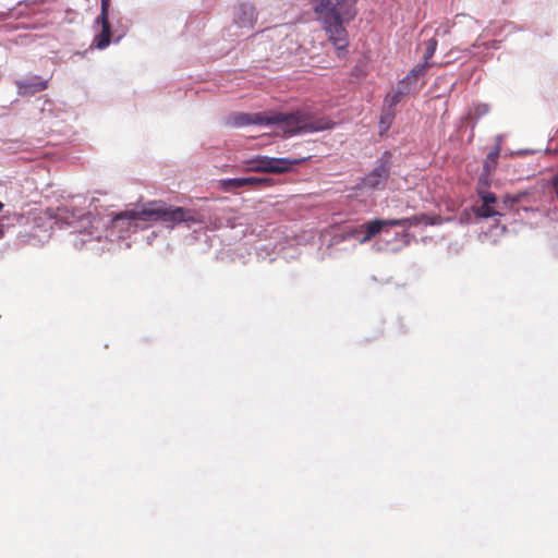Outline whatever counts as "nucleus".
<instances>
[{
  "label": "nucleus",
  "mask_w": 558,
  "mask_h": 558,
  "mask_svg": "<svg viewBox=\"0 0 558 558\" xmlns=\"http://www.w3.org/2000/svg\"><path fill=\"white\" fill-rule=\"evenodd\" d=\"M225 124L238 129L247 125L275 126L284 137L322 132L335 125L328 117H318L308 110L232 112L225 119Z\"/></svg>",
  "instance_id": "1"
},
{
  "label": "nucleus",
  "mask_w": 558,
  "mask_h": 558,
  "mask_svg": "<svg viewBox=\"0 0 558 558\" xmlns=\"http://www.w3.org/2000/svg\"><path fill=\"white\" fill-rule=\"evenodd\" d=\"M317 21L340 52L349 45L345 24L356 15V0H311Z\"/></svg>",
  "instance_id": "2"
},
{
  "label": "nucleus",
  "mask_w": 558,
  "mask_h": 558,
  "mask_svg": "<svg viewBox=\"0 0 558 558\" xmlns=\"http://www.w3.org/2000/svg\"><path fill=\"white\" fill-rule=\"evenodd\" d=\"M162 221L170 227L185 222L187 227L197 222L194 214L183 207H171L162 202H149L142 209H131L117 214L111 222L112 228L120 232L137 229L140 222Z\"/></svg>",
  "instance_id": "3"
},
{
  "label": "nucleus",
  "mask_w": 558,
  "mask_h": 558,
  "mask_svg": "<svg viewBox=\"0 0 558 558\" xmlns=\"http://www.w3.org/2000/svg\"><path fill=\"white\" fill-rule=\"evenodd\" d=\"M306 158H275L268 156H256L245 160L246 170L255 172L284 173L291 170L292 166L300 165Z\"/></svg>",
  "instance_id": "4"
},
{
  "label": "nucleus",
  "mask_w": 558,
  "mask_h": 558,
  "mask_svg": "<svg viewBox=\"0 0 558 558\" xmlns=\"http://www.w3.org/2000/svg\"><path fill=\"white\" fill-rule=\"evenodd\" d=\"M392 166L391 153H383L375 168L362 179V186L367 190H384L390 177Z\"/></svg>",
  "instance_id": "5"
},
{
  "label": "nucleus",
  "mask_w": 558,
  "mask_h": 558,
  "mask_svg": "<svg viewBox=\"0 0 558 558\" xmlns=\"http://www.w3.org/2000/svg\"><path fill=\"white\" fill-rule=\"evenodd\" d=\"M488 179L481 177L477 183V195L482 202L481 205L474 207V213L478 218H493L496 217L497 211H493V207L497 204L496 195L488 191Z\"/></svg>",
  "instance_id": "6"
},
{
  "label": "nucleus",
  "mask_w": 558,
  "mask_h": 558,
  "mask_svg": "<svg viewBox=\"0 0 558 558\" xmlns=\"http://www.w3.org/2000/svg\"><path fill=\"white\" fill-rule=\"evenodd\" d=\"M109 7L110 0H101L100 15L97 17V23L101 24V33L95 38L98 49H105L110 44L111 26L108 20Z\"/></svg>",
  "instance_id": "7"
},
{
  "label": "nucleus",
  "mask_w": 558,
  "mask_h": 558,
  "mask_svg": "<svg viewBox=\"0 0 558 558\" xmlns=\"http://www.w3.org/2000/svg\"><path fill=\"white\" fill-rule=\"evenodd\" d=\"M388 220L387 219H374L366 221L359 228H356L353 233L354 234H362L360 238V243H366L371 241L375 235L383 232L388 228Z\"/></svg>",
  "instance_id": "8"
},
{
  "label": "nucleus",
  "mask_w": 558,
  "mask_h": 558,
  "mask_svg": "<svg viewBox=\"0 0 558 558\" xmlns=\"http://www.w3.org/2000/svg\"><path fill=\"white\" fill-rule=\"evenodd\" d=\"M256 17L254 5L251 3H242L234 14V22L239 27L252 28Z\"/></svg>",
  "instance_id": "9"
},
{
  "label": "nucleus",
  "mask_w": 558,
  "mask_h": 558,
  "mask_svg": "<svg viewBox=\"0 0 558 558\" xmlns=\"http://www.w3.org/2000/svg\"><path fill=\"white\" fill-rule=\"evenodd\" d=\"M15 84L20 95H33L47 88V82L39 77L20 80Z\"/></svg>",
  "instance_id": "10"
},
{
  "label": "nucleus",
  "mask_w": 558,
  "mask_h": 558,
  "mask_svg": "<svg viewBox=\"0 0 558 558\" xmlns=\"http://www.w3.org/2000/svg\"><path fill=\"white\" fill-rule=\"evenodd\" d=\"M389 227H401L404 229L411 228L413 226L418 225H434L426 215H414L412 217L401 218V219H387Z\"/></svg>",
  "instance_id": "11"
},
{
  "label": "nucleus",
  "mask_w": 558,
  "mask_h": 558,
  "mask_svg": "<svg viewBox=\"0 0 558 558\" xmlns=\"http://www.w3.org/2000/svg\"><path fill=\"white\" fill-rule=\"evenodd\" d=\"M509 197L512 201V205L514 206L517 214H519L521 210L522 211H538L539 210L538 207H533V206H529V205L520 206L521 204H532V203L536 202L535 198L533 197V195L527 191L520 192L514 195H509Z\"/></svg>",
  "instance_id": "12"
},
{
  "label": "nucleus",
  "mask_w": 558,
  "mask_h": 558,
  "mask_svg": "<svg viewBox=\"0 0 558 558\" xmlns=\"http://www.w3.org/2000/svg\"><path fill=\"white\" fill-rule=\"evenodd\" d=\"M82 213L76 209H70L66 206L58 207L56 210L54 219L56 223L61 226H71L75 219L82 217Z\"/></svg>",
  "instance_id": "13"
},
{
  "label": "nucleus",
  "mask_w": 558,
  "mask_h": 558,
  "mask_svg": "<svg viewBox=\"0 0 558 558\" xmlns=\"http://www.w3.org/2000/svg\"><path fill=\"white\" fill-rule=\"evenodd\" d=\"M512 209H514V206L509 195H506L502 201H497V204L493 207V211H497L496 216H504L508 210Z\"/></svg>",
  "instance_id": "14"
},
{
  "label": "nucleus",
  "mask_w": 558,
  "mask_h": 558,
  "mask_svg": "<svg viewBox=\"0 0 558 558\" xmlns=\"http://www.w3.org/2000/svg\"><path fill=\"white\" fill-rule=\"evenodd\" d=\"M247 182L244 178H233L222 180L221 185L226 191H233L246 186Z\"/></svg>",
  "instance_id": "15"
},
{
  "label": "nucleus",
  "mask_w": 558,
  "mask_h": 558,
  "mask_svg": "<svg viewBox=\"0 0 558 558\" xmlns=\"http://www.w3.org/2000/svg\"><path fill=\"white\" fill-rule=\"evenodd\" d=\"M489 112V106L487 104H476L470 111V116L474 118L472 128L475 126L477 120Z\"/></svg>",
  "instance_id": "16"
},
{
  "label": "nucleus",
  "mask_w": 558,
  "mask_h": 558,
  "mask_svg": "<svg viewBox=\"0 0 558 558\" xmlns=\"http://www.w3.org/2000/svg\"><path fill=\"white\" fill-rule=\"evenodd\" d=\"M417 83L413 80H410L409 76H405L398 83L399 94H407L414 92L416 89Z\"/></svg>",
  "instance_id": "17"
},
{
  "label": "nucleus",
  "mask_w": 558,
  "mask_h": 558,
  "mask_svg": "<svg viewBox=\"0 0 558 558\" xmlns=\"http://www.w3.org/2000/svg\"><path fill=\"white\" fill-rule=\"evenodd\" d=\"M428 66L429 64L426 62L418 63L410 71L407 76L417 83V80L426 73Z\"/></svg>",
  "instance_id": "18"
},
{
  "label": "nucleus",
  "mask_w": 558,
  "mask_h": 558,
  "mask_svg": "<svg viewBox=\"0 0 558 558\" xmlns=\"http://www.w3.org/2000/svg\"><path fill=\"white\" fill-rule=\"evenodd\" d=\"M425 51L423 54L424 62L428 63V60L434 56L437 48V40L430 38L424 43Z\"/></svg>",
  "instance_id": "19"
},
{
  "label": "nucleus",
  "mask_w": 558,
  "mask_h": 558,
  "mask_svg": "<svg viewBox=\"0 0 558 558\" xmlns=\"http://www.w3.org/2000/svg\"><path fill=\"white\" fill-rule=\"evenodd\" d=\"M499 154H500V146L499 145H496L494 147V149L487 155V160L484 165V168L485 170L488 172L489 171V163L492 162L493 165H496L497 163V159L499 157Z\"/></svg>",
  "instance_id": "20"
},
{
  "label": "nucleus",
  "mask_w": 558,
  "mask_h": 558,
  "mask_svg": "<svg viewBox=\"0 0 558 558\" xmlns=\"http://www.w3.org/2000/svg\"><path fill=\"white\" fill-rule=\"evenodd\" d=\"M405 95L407 94H399V88L397 87V89L393 93L389 94L386 98V101H389V108H392L393 106L399 104L401 98Z\"/></svg>",
  "instance_id": "21"
},
{
  "label": "nucleus",
  "mask_w": 558,
  "mask_h": 558,
  "mask_svg": "<svg viewBox=\"0 0 558 558\" xmlns=\"http://www.w3.org/2000/svg\"><path fill=\"white\" fill-rule=\"evenodd\" d=\"M392 118H393V112L391 111V108H389V110L385 111V113L381 116L380 125L384 128L385 131L389 128V125L392 121Z\"/></svg>",
  "instance_id": "22"
},
{
  "label": "nucleus",
  "mask_w": 558,
  "mask_h": 558,
  "mask_svg": "<svg viewBox=\"0 0 558 558\" xmlns=\"http://www.w3.org/2000/svg\"><path fill=\"white\" fill-rule=\"evenodd\" d=\"M482 46H484L486 49H490V48L497 49V48H499V41L492 40L488 43H481L480 38H477L472 47L480 48Z\"/></svg>",
  "instance_id": "23"
},
{
  "label": "nucleus",
  "mask_w": 558,
  "mask_h": 558,
  "mask_svg": "<svg viewBox=\"0 0 558 558\" xmlns=\"http://www.w3.org/2000/svg\"><path fill=\"white\" fill-rule=\"evenodd\" d=\"M244 179L248 181L246 186H250V187H255L257 185H260V184H264L267 182V179H265V178L247 177Z\"/></svg>",
  "instance_id": "24"
},
{
  "label": "nucleus",
  "mask_w": 558,
  "mask_h": 558,
  "mask_svg": "<svg viewBox=\"0 0 558 558\" xmlns=\"http://www.w3.org/2000/svg\"><path fill=\"white\" fill-rule=\"evenodd\" d=\"M496 141H497V145H499V146H500V143H501V136H500V135H498V136H497V138H496Z\"/></svg>",
  "instance_id": "25"
},
{
  "label": "nucleus",
  "mask_w": 558,
  "mask_h": 558,
  "mask_svg": "<svg viewBox=\"0 0 558 558\" xmlns=\"http://www.w3.org/2000/svg\"><path fill=\"white\" fill-rule=\"evenodd\" d=\"M3 208V204L0 202V210Z\"/></svg>",
  "instance_id": "26"
}]
</instances>
